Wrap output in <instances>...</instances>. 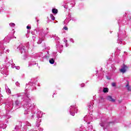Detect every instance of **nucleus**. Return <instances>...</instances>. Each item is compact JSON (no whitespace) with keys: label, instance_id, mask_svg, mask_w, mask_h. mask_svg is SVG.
I'll use <instances>...</instances> for the list:
<instances>
[{"label":"nucleus","instance_id":"3","mask_svg":"<svg viewBox=\"0 0 131 131\" xmlns=\"http://www.w3.org/2000/svg\"><path fill=\"white\" fill-rule=\"evenodd\" d=\"M7 69V68H2L1 73L3 75L5 74V75H8V74H9V73L8 72V70Z\"/></svg>","mask_w":131,"mask_h":131},{"label":"nucleus","instance_id":"30","mask_svg":"<svg viewBox=\"0 0 131 131\" xmlns=\"http://www.w3.org/2000/svg\"><path fill=\"white\" fill-rule=\"evenodd\" d=\"M39 129L40 130H43V129L42 128H39Z\"/></svg>","mask_w":131,"mask_h":131},{"label":"nucleus","instance_id":"33","mask_svg":"<svg viewBox=\"0 0 131 131\" xmlns=\"http://www.w3.org/2000/svg\"><path fill=\"white\" fill-rule=\"evenodd\" d=\"M101 126H105V125H103L102 124H100Z\"/></svg>","mask_w":131,"mask_h":131},{"label":"nucleus","instance_id":"39","mask_svg":"<svg viewBox=\"0 0 131 131\" xmlns=\"http://www.w3.org/2000/svg\"><path fill=\"white\" fill-rule=\"evenodd\" d=\"M110 123H112V122H111Z\"/></svg>","mask_w":131,"mask_h":131},{"label":"nucleus","instance_id":"9","mask_svg":"<svg viewBox=\"0 0 131 131\" xmlns=\"http://www.w3.org/2000/svg\"><path fill=\"white\" fill-rule=\"evenodd\" d=\"M5 40H6L7 42H9V41H10V40H11V36L10 35H8L5 38Z\"/></svg>","mask_w":131,"mask_h":131},{"label":"nucleus","instance_id":"12","mask_svg":"<svg viewBox=\"0 0 131 131\" xmlns=\"http://www.w3.org/2000/svg\"><path fill=\"white\" fill-rule=\"evenodd\" d=\"M49 62L50 64H54L55 63V60L53 58H50L49 59Z\"/></svg>","mask_w":131,"mask_h":131},{"label":"nucleus","instance_id":"4","mask_svg":"<svg viewBox=\"0 0 131 131\" xmlns=\"http://www.w3.org/2000/svg\"><path fill=\"white\" fill-rule=\"evenodd\" d=\"M30 108H31V105H30L29 103H28V104H27V110H25L24 114H28V113L29 112V111H28V109H30Z\"/></svg>","mask_w":131,"mask_h":131},{"label":"nucleus","instance_id":"11","mask_svg":"<svg viewBox=\"0 0 131 131\" xmlns=\"http://www.w3.org/2000/svg\"><path fill=\"white\" fill-rule=\"evenodd\" d=\"M41 122V120L39 119V120L37 121V123L36 124V126H37V127H39V125H40V123Z\"/></svg>","mask_w":131,"mask_h":131},{"label":"nucleus","instance_id":"10","mask_svg":"<svg viewBox=\"0 0 131 131\" xmlns=\"http://www.w3.org/2000/svg\"><path fill=\"white\" fill-rule=\"evenodd\" d=\"M5 89L6 90V93H7V94H11V90L9 89V87H8V86H5Z\"/></svg>","mask_w":131,"mask_h":131},{"label":"nucleus","instance_id":"37","mask_svg":"<svg viewBox=\"0 0 131 131\" xmlns=\"http://www.w3.org/2000/svg\"><path fill=\"white\" fill-rule=\"evenodd\" d=\"M29 131H33V129H30Z\"/></svg>","mask_w":131,"mask_h":131},{"label":"nucleus","instance_id":"13","mask_svg":"<svg viewBox=\"0 0 131 131\" xmlns=\"http://www.w3.org/2000/svg\"><path fill=\"white\" fill-rule=\"evenodd\" d=\"M52 13H53V14H57L58 13V10L56 9H52Z\"/></svg>","mask_w":131,"mask_h":131},{"label":"nucleus","instance_id":"6","mask_svg":"<svg viewBox=\"0 0 131 131\" xmlns=\"http://www.w3.org/2000/svg\"><path fill=\"white\" fill-rule=\"evenodd\" d=\"M126 69H127V67L124 66L121 69L120 71L122 73H124L126 72Z\"/></svg>","mask_w":131,"mask_h":131},{"label":"nucleus","instance_id":"34","mask_svg":"<svg viewBox=\"0 0 131 131\" xmlns=\"http://www.w3.org/2000/svg\"><path fill=\"white\" fill-rule=\"evenodd\" d=\"M91 107H92V105H89V108H91Z\"/></svg>","mask_w":131,"mask_h":131},{"label":"nucleus","instance_id":"21","mask_svg":"<svg viewBox=\"0 0 131 131\" xmlns=\"http://www.w3.org/2000/svg\"><path fill=\"white\" fill-rule=\"evenodd\" d=\"M15 104H16V105H17L18 106V105H19L20 104V102H19V101H18V100H16L15 101Z\"/></svg>","mask_w":131,"mask_h":131},{"label":"nucleus","instance_id":"25","mask_svg":"<svg viewBox=\"0 0 131 131\" xmlns=\"http://www.w3.org/2000/svg\"><path fill=\"white\" fill-rule=\"evenodd\" d=\"M27 28L28 29H31V27L30 26H27Z\"/></svg>","mask_w":131,"mask_h":131},{"label":"nucleus","instance_id":"17","mask_svg":"<svg viewBox=\"0 0 131 131\" xmlns=\"http://www.w3.org/2000/svg\"><path fill=\"white\" fill-rule=\"evenodd\" d=\"M11 27H15V24L11 23L9 24Z\"/></svg>","mask_w":131,"mask_h":131},{"label":"nucleus","instance_id":"20","mask_svg":"<svg viewBox=\"0 0 131 131\" xmlns=\"http://www.w3.org/2000/svg\"><path fill=\"white\" fill-rule=\"evenodd\" d=\"M33 116H34V115L31 114V115H29V118H33Z\"/></svg>","mask_w":131,"mask_h":131},{"label":"nucleus","instance_id":"15","mask_svg":"<svg viewBox=\"0 0 131 131\" xmlns=\"http://www.w3.org/2000/svg\"><path fill=\"white\" fill-rule=\"evenodd\" d=\"M126 88L127 91H128L129 92H130V87H129V85H128V84H126Z\"/></svg>","mask_w":131,"mask_h":131},{"label":"nucleus","instance_id":"1","mask_svg":"<svg viewBox=\"0 0 131 131\" xmlns=\"http://www.w3.org/2000/svg\"><path fill=\"white\" fill-rule=\"evenodd\" d=\"M73 111H74V112H76V113H77V108L76 107V106H75V105L71 106L70 112L71 115H72V116H74L75 114V113L74 112L73 113Z\"/></svg>","mask_w":131,"mask_h":131},{"label":"nucleus","instance_id":"18","mask_svg":"<svg viewBox=\"0 0 131 131\" xmlns=\"http://www.w3.org/2000/svg\"><path fill=\"white\" fill-rule=\"evenodd\" d=\"M50 17L52 19V20H55V16H54V15H53V14H50Z\"/></svg>","mask_w":131,"mask_h":131},{"label":"nucleus","instance_id":"41","mask_svg":"<svg viewBox=\"0 0 131 131\" xmlns=\"http://www.w3.org/2000/svg\"><path fill=\"white\" fill-rule=\"evenodd\" d=\"M67 40H66V42H67Z\"/></svg>","mask_w":131,"mask_h":131},{"label":"nucleus","instance_id":"32","mask_svg":"<svg viewBox=\"0 0 131 131\" xmlns=\"http://www.w3.org/2000/svg\"><path fill=\"white\" fill-rule=\"evenodd\" d=\"M16 69H20V67H16Z\"/></svg>","mask_w":131,"mask_h":131},{"label":"nucleus","instance_id":"22","mask_svg":"<svg viewBox=\"0 0 131 131\" xmlns=\"http://www.w3.org/2000/svg\"><path fill=\"white\" fill-rule=\"evenodd\" d=\"M10 107H11V105H10V104L6 105V108H10Z\"/></svg>","mask_w":131,"mask_h":131},{"label":"nucleus","instance_id":"23","mask_svg":"<svg viewBox=\"0 0 131 131\" xmlns=\"http://www.w3.org/2000/svg\"><path fill=\"white\" fill-rule=\"evenodd\" d=\"M15 84H16V85H17V86H20V83H18V82H16L15 83Z\"/></svg>","mask_w":131,"mask_h":131},{"label":"nucleus","instance_id":"35","mask_svg":"<svg viewBox=\"0 0 131 131\" xmlns=\"http://www.w3.org/2000/svg\"><path fill=\"white\" fill-rule=\"evenodd\" d=\"M2 50H3V51H5V48H3L2 49Z\"/></svg>","mask_w":131,"mask_h":131},{"label":"nucleus","instance_id":"7","mask_svg":"<svg viewBox=\"0 0 131 131\" xmlns=\"http://www.w3.org/2000/svg\"><path fill=\"white\" fill-rule=\"evenodd\" d=\"M42 117V113H41V112H38L37 113V118H38V119L39 120V118H41V117Z\"/></svg>","mask_w":131,"mask_h":131},{"label":"nucleus","instance_id":"8","mask_svg":"<svg viewBox=\"0 0 131 131\" xmlns=\"http://www.w3.org/2000/svg\"><path fill=\"white\" fill-rule=\"evenodd\" d=\"M23 95L25 96V98H26L27 102H30V99H29V97H28V94L23 93Z\"/></svg>","mask_w":131,"mask_h":131},{"label":"nucleus","instance_id":"16","mask_svg":"<svg viewBox=\"0 0 131 131\" xmlns=\"http://www.w3.org/2000/svg\"><path fill=\"white\" fill-rule=\"evenodd\" d=\"M108 88H105L103 89V93H108Z\"/></svg>","mask_w":131,"mask_h":131},{"label":"nucleus","instance_id":"24","mask_svg":"<svg viewBox=\"0 0 131 131\" xmlns=\"http://www.w3.org/2000/svg\"><path fill=\"white\" fill-rule=\"evenodd\" d=\"M63 29H64V30H68V28L66 26L64 27Z\"/></svg>","mask_w":131,"mask_h":131},{"label":"nucleus","instance_id":"40","mask_svg":"<svg viewBox=\"0 0 131 131\" xmlns=\"http://www.w3.org/2000/svg\"><path fill=\"white\" fill-rule=\"evenodd\" d=\"M11 110V108H9V110Z\"/></svg>","mask_w":131,"mask_h":131},{"label":"nucleus","instance_id":"2","mask_svg":"<svg viewBox=\"0 0 131 131\" xmlns=\"http://www.w3.org/2000/svg\"><path fill=\"white\" fill-rule=\"evenodd\" d=\"M17 49H19L21 54H25L26 50H25V47L23 45L20 44L18 47Z\"/></svg>","mask_w":131,"mask_h":131},{"label":"nucleus","instance_id":"26","mask_svg":"<svg viewBox=\"0 0 131 131\" xmlns=\"http://www.w3.org/2000/svg\"><path fill=\"white\" fill-rule=\"evenodd\" d=\"M9 52H10V50H9V49H7V50H6V53H9Z\"/></svg>","mask_w":131,"mask_h":131},{"label":"nucleus","instance_id":"31","mask_svg":"<svg viewBox=\"0 0 131 131\" xmlns=\"http://www.w3.org/2000/svg\"><path fill=\"white\" fill-rule=\"evenodd\" d=\"M28 126H31V124H30L29 123H28Z\"/></svg>","mask_w":131,"mask_h":131},{"label":"nucleus","instance_id":"27","mask_svg":"<svg viewBox=\"0 0 131 131\" xmlns=\"http://www.w3.org/2000/svg\"><path fill=\"white\" fill-rule=\"evenodd\" d=\"M115 85H116L115 83H112V86H115Z\"/></svg>","mask_w":131,"mask_h":131},{"label":"nucleus","instance_id":"19","mask_svg":"<svg viewBox=\"0 0 131 131\" xmlns=\"http://www.w3.org/2000/svg\"><path fill=\"white\" fill-rule=\"evenodd\" d=\"M42 41V39H39V41L37 42L38 45H40V43H41Z\"/></svg>","mask_w":131,"mask_h":131},{"label":"nucleus","instance_id":"29","mask_svg":"<svg viewBox=\"0 0 131 131\" xmlns=\"http://www.w3.org/2000/svg\"><path fill=\"white\" fill-rule=\"evenodd\" d=\"M83 86H84V83L81 84V87L83 88Z\"/></svg>","mask_w":131,"mask_h":131},{"label":"nucleus","instance_id":"5","mask_svg":"<svg viewBox=\"0 0 131 131\" xmlns=\"http://www.w3.org/2000/svg\"><path fill=\"white\" fill-rule=\"evenodd\" d=\"M106 100H108V101H110V102H115V99L112 98V96H107Z\"/></svg>","mask_w":131,"mask_h":131},{"label":"nucleus","instance_id":"14","mask_svg":"<svg viewBox=\"0 0 131 131\" xmlns=\"http://www.w3.org/2000/svg\"><path fill=\"white\" fill-rule=\"evenodd\" d=\"M19 126H16L15 127L13 131H19Z\"/></svg>","mask_w":131,"mask_h":131},{"label":"nucleus","instance_id":"28","mask_svg":"<svg viewBox=\"0 0 131 131\" xmlns=\"http://www.w3.org/2000/svg\"><path fill=\"white\" fill-rule=\"evenodd\" d=\"M70 40L72 42H74V40H73V39H71Z\"/></svg>","mask_w":131,"mask_h":131},{"label":"nucleus","instance_id":"36","mask_svg":"<svg viewBox=\"0 0 131 131\" xmlns=\"http://www.w3.org/2000/svg\"><path fill=\"white\" fill-rule=\"evenodd\" d=\"M26 90L27 91V86L26 87Z\"/></svg>","mask_w":131,"mask_h":131},{"label":"nucleus","instance_id":"38","mask_svg":"<svg viewBox=\"0 0 131 131\" xmlns=\"http://www.w3.org/2000/svg\"><path fill=\"white\" fill-rule=\"evenodd\" d=\"M66 47H68V45L66 44Z\"/></svg>","mask_w":131,"mask_h":131},{"label":"nucleus","instance_id":"42","mask_svg":"<svg viewBox=\"0 0 131 131\" xmlns=\"http://www.w3.org/2000/svg\"><path fill=\"white\" fill-rule=\"evenodd\" d=\"M130 19H131V17H130Z\"/></svg>","mask_w":131,"mask_h":131}]
</instances>
